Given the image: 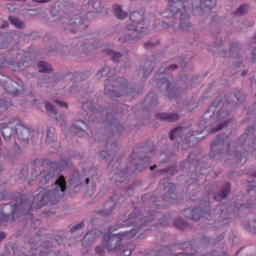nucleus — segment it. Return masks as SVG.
Here are the masks:
<instances>
[{
	"label": "nucleus",
	"mask_w": 256,
	"mask_h": 256,
	"mask_svg": "<svg viewBox=\"0 0 256 256\" xmlns=\"http://www.w3.org/2000/svg\"><path fill=\"white\" fill-rule=\"evenodd\" d=\"M53 189L51 191L40 187L37 190V195L34 198V201L40 200V204L38 206L39 209L41 207H45V205H49V203H54V201H59L63 194L67 189V182L65 181V176H60L54 183Z\"/></svg>",
	"instance_id": "nucleus-1"
},
{
	"label": "nucleus",
	"mask_w": 256,
	"mask_h": 256,
	"mask_svg": "<svg viewBox=\"0 0 256 256\" xmlns=\"http://www.w3.org/2000/svg\"><path fill=\"white\" fill-rule=\"evenodd\" d=\"M1 133L5 141L11 139V135H13V133H16L19 141L27 144L29 143V135H31V130L25 127L21 120H19L18 118H13L8 124H2Z\"/></svg>",
	"instance_id": "nucleus-2"
},
{
	"label": "nucleus",
	"mask_w": 256,
	"mask_h": 256,
	"mask_svg": "<svg viewBox=\"0 0 256 256\" xmlns=\"http://www.w3.org/2000/svg\"><path fill=\"white\" fill-rule=\"evenodd\" d=\"M117 229H119V226L116 228L110 227L109 232L103 237L102 243L110 253H113V251H117L121 248V241H123V239H133V237L137 235V230L135 229L119 234H112L113 231H117Z\"/></svg>",
	"instance_id": "nucleus-3"
},
{
	"label": "nucleus",
	"mask_w": 256,
	"mask_h": 256,
	"mask_svg": "<svg viewBox=\"0 0 256 256\" xmlns=\"http://www.w3.org/2000/svg\"><path fill=\"white\" fill-rule=\"evenodd\" d=\"M143 12H133L130 14V20L132 24L127 26L128 31H132V34H128L125 39L119 38L122 43L125 41H136V39H141L143 37V24L145 19L143 18Z\"/></svg>",
	"instance_id": "nucleus-4"
},
{
	"label": "nucleus",
	"mask_w": 256,
	"mask_h": 256,
	"mask_svg": "<svg viewBox=\"0 0 256 256\" xmlns=\"http://www.w3.org/2000/svg\"><path fill=\"white\" fill-rule=\"evenodd\" d=\"M169 1V9L167 11H169V13H171V15H168L167 17H175V15H177V13H181V18H180V29L183 31V29H185V27H189V22H185V20L189 19V15H187L185 12V4L183 2V0H168ZM181 9H183V11H181Z\"/></svg>",
	"instance_id": "nucleus-5"
},
{
	"label": "nucleus",
	"mask_w": 256,
	"mask_h": 256,
	"mask_svg": "<svg viewBox=\"0 0 256 256\" xmlns=\"http://www.w3.org/2000/svg\"><path fill=\"white\" fill-rule=\"evenodd\" d=\"M18 199L21 200V203L20 204H11V207H12L11 215L3 214L0 219V223H7V222L11 221V217H14L15 211H17V210L20 211V209H23V207H28L29 211H31V207H33V205L27 204V201L23 200V196L18 197Z\"/></svg>",
	"instance_id": "nucleus-6"
},
{
	"label": "nucleus",
	"mask_w": 256,
	"mask_h": 256,
	"mask_svg": "<svg viewBox=\"0 0 256 256\" xmlns=\"http://www.w3.org/2000/svg\"><path fill=\"white\" fill-rule=\"evenodd\" d=\"M160 185H162L166 194L163 196V201H168V203H173L175 199V184L170 183L168 180H163Z\"/></svg>",
	"instance_id": "nucleus-7"
},
{
	"label": "nucleus",
	"mask_w": 256,
	"mask_h": 256,
	"mask_svg": "<svg viewBox=\"0 0 256 256\" xmlns=\"http://www.w3.org/2000/svg\"><path fill=\"white\" fill-rule=\"evenodd\" d=\"M125 223H126L125 225H128V226L137 225V224L147 225L148 221L145 220V218H143L141 214H139L138 212L137 214H131Z\"/></svg>",
	"instance_id": "nucleus-8"
},
{
	"label": "nucleus",
	"mask_w": 256,
	"mask_h": 256,
	"mask_svg": "<svg viewBox=\"0 0 256 256\" xmlns=\"http://www.w3.org/2000/svg\"><path fill=\"white\" fill-rule=\"evenodd\" d=\"M156 119H159V121H167L168 123H173L175 121H179V114L158 113L156 115Z\"/></svg>",
	"instance_id": "nucleus-9"
},
{
	"label": "nucleus",
	"mask_w": 256,
	"mask_h": 256,
	"mask_svg": "<svg viewBox=\"0 0 256 256\" xmlns=\"http://www.w3.org/2000/svg\"><path fill=\"white\" fill-rule=\"evenodd\" d=\"M89 127L87 126V124L85 123V121L83 120H78L76 121L72 128H71V132L72 133H85V129H88Z\"/></svg>",
	"instance_id": "nucleus-10"
},
{
	"label": "nucleus",
	"mask_w": 256,
	"mask_h": 256,
	"mask_svg": "<svg viewBox=\"0 0 256 256\" xmlns=\"http://www.w3.org/2000/svg\"><path fill=\"white\" fill-rule=\"evenodd\" d=\"M229 191H231V184L226 183L221 192L214 196V199L216 201H223V199H226V197L229 195Z\"/></svg>",
	"instance_id": "nucleus-11"
},
{
	"label": "nucleus",
	"mask_w": 256,
	"mask_h": 256,
	"mask_svg": "<svg viewBox=\"0 0 256 256\" xmlns=\"http://www.w3.org/2000/svg\"><path fill=\"white\" fill-rule=\"evenodd\" d=\"M55 175L51 170L43 171L42 173L39 174L38 179H40V183L45 185L46 183H49L51 179H53Z\"/></svg>",
	"instance_id": "nucleus-12"
},
{
	"label": "nucleus",
	"mask_w": 256,
	"mask_h": 256,
	"mask_svg": "<svg viewBox=\"0 0 256 256\" xmlns=\"http://www.w3.org/2000/svg\"><path fill=\"white\" fill-rule=\"evenodd\" d=\"M105 207H110L109 210H100L98 213L102 215V217H107V215H111L113 209H115V202L113 201V197L105 204Z\"/></svg>",
	"instance_id": "nucleus-13"
},
{
	"label": "nucleus",
	"mask_w": 256,
	"mask_h": 256,
	"mask_svg": "<svg viewBox=\"0 0 256 256\" xmlns=\"http://www.w3.org/2000/svg\"><path fill=\"white\" fill-rule=\"evenodd\" d=\"M113 9L117 19H125L127 17V12H124L121 6L116 4L113 6Z\"/></svg>",
	"instance_id": "nucleus-14"
},
{
	"label": "nucleus",
	"mask_w": 256,
	"mask_h": 256,
	"mask_svg": "<svg viewBox=\"0 0 256 256\" xmlns=\"http://www.w3.org/2000/svg\"><path fill=\"white\" fill-rule=\"evenodd\" d=\"M175 137H179V139H181V137H183V127H177V128H174L173 130H171V132L169 134V138L171 139V141H173V139H175Z\"/></svg>",
	"instance_id": "nucleus-15"
},
{
	"label": "nucleus",
	"mask_w": 256,
	"mask_h": 256,
	"mask_svg": "<svg viewBox=\"0 0 256 256\" xmlns=\"http://www.w3.org/2000/svg\"><path fill=\"white\" fill-rule=\"evenodd\" d=\"M196 135H199V132H190L185 137V143L188 145V147H191V141H197Z\"/></svg>",
	"instance_id": "nucleus-16"
},
{
	"label": "nucleus",
	"mask_w": 256,
	"mask_h": 256,
	"mask_svg": "<svg viewBox=\"0 0 256 256\" xmlns=\"http://www.w3.org/2000/svg\"><path fill=\"white\" fill-rule=\"evenodd\" d=\"M9 21H10V23H11L12 25H14V27H16L17 29H23V27H25V24H24L21 20L15 18V17H13V16H10V17H9Z\"/></svg>",
	"instance_id": "nucleus-17"
},
{
	"label": "nucleus",
	"mask_w": 256,
	"mask_h": 256,
	"mask_svg": "<svg viewBox=\"0 0 256 256\" xmlns=\"http://www.w3.org/2000/svg\"><path fill=\"white\" fill-rule=\"evenodd\" d=\"M173 225L176 227V229H180L181 231L187 229V223H185V221H183L181 218L175 219Z\"/></svg>",
	"instance_id": "nucleus-18"
},
{
	"label": "nucleus",
	"mask_w": 256,
	"mask_h": 256,
	"mask_svg": "<svg viewBox=\"0 0 256 256\" xmlns=\"http://www.w3.org/2000/svg\"><path fill=\"white\" fill-rule=\"evenodd\" d=\"M38 67L40 73H49V71H51V65L47 62H39Z\"/></svg>",
	"instance_id": "nucleus-19"
},
{
	"label": "nucleus",
	"mask_w": 256,
	"mask_h": 256,
	"mask_svg": "<svg viewBox=\"0 0 256 256\" xmlns=\"http://www.w3.org/2000/svg\"><path fill=\"white\" fill-rule=\"evenodd\" d=\"M104 91H105V95H108V97H110L111 99H115V97H121V95H123V94H119L115 90H110L107 86H105Z\"/></svg>",
	"instance_id": "nucleus-20"
},
{
	"label": "nucleus",
	"mask_w": 256,
	"mask_h": 256,
	"mask_svg": "<svg viewBox=\"0 0 256 256\" xmlns=\"http://www.w3.org/2000/svg\"><path fill=\"white\" fill-rule=\"evenodd\" d=\"M223 135H218L216 140H214L212 142V145H211V153H213V151H215V148L216 147H219V145H221V143H223Z\"/></svg>",
	"instance_id": "nucleus-21"
},
{
	"label": "nucleus",
	"mask_w": 256,
	"mask_h": 256,
	"mask_svg": "<svg viewBox=\"0 0 256 256\" xmlns=\"http://www.w3.org/2000/svg\"><path fill=\"white\" fill-rule=\"evenodd\" d=\"M45 109L49 114V117H55V115H57V111L55 110V108H53V105L51 103H46Z\"/></svg>",
	"instance_id": "nucleus-22"
},
{
	"label": "nucleus",
	"mask_w": 256,
	"mask_h": 256,
	"mask_svg": "<svg viewBox=\"0 0 256 256\" xmlns=\"http://www.w3.org/2000/svg\"><path fill=\"white\" fill-rule=\"evenodd\" d=\"M97 238V231H91L88 232L85 237H84V241H89V243H91V241H95V239Z\"/></svg>",
	"instance_id": "nucleus-23"
},
{
	"label": "nucleus",
	"mask_w": 256,
	"mask_h": 256,
	"mask_svg": "<svg viewBox=\"0 0 256 256\" xmlns=\"http://www.w3.org/2000/svg\"><path fill=\"white\" fill-rule=\"evenodd\" d=\"M229 215L227 211H223L220 213L221 225H229Z\"/></svg>",
	"instance_id": "nucleus-24"
},
{
	"label": "nucleus",
	"mask_w": 256,
	"mask_h": 256,
	"mask_svg": "<svg viewBox=\"0 0 256 256\" xmlns=\"http://www.w3.org/2000/svg\"><path fill=\"white\" fill-rule=\"evenodd\" d=\"M108 55L112 56V61L113 63H119V59L122 57L121 53L119 52H113V51H108Z\"/></svg>",
	"instance_id": "nucleus-25"
},
{
	"label": "nucleus",
	"mask_w": 256,
	"mask_h": 256,
	"mask_svg": "<svg viewBox=\"0 0 256 256\" xmlns=\"http://www.w3.org/2000/svg\"><path fill=\"white\" fill-rule=\"evenodd\" d=\"M55 135V129L54 128H48L47 130V138L46 143H50V141H53V137Z\"/></svg>",
	"instance_id": "nucleus-26"
},
{
	"label": "nucleus",
	"mask_w": 256,
	"mask_h": 256,
	"mask_svg": "<svg viewBox=\"0 0 256 256\" xmlns=\"http://www.w3.org/2000/svg\"><path fill=\"white\" fill-rule=\"evenodd\" d=\"M248 6L247 5H242L240 6L237 11L234 12V15H245L247 12Z\"/></svg>",
	"instance_id": "nucleus-27"
},
{
	"label": "nucleus",
	"mask_w": 256,
	"mask_h": 256,
	"mask_svg": "<svg viewBox=\"0 0 256 256\" xmlns=\"http://www.w3.org/2000/svg\"><path fill=\"white\" fill-rule=\"evenodd\" d=\"M133 249H135V245L129 244L128 248L123 249V255L124 256H131V253H132Z\"/></svg>",
	"instance_id": "nucleus-28"
},
{
	"label": "nucleus",
	"mask_w": 256,
	"mask_h": 256,
	"mask_svg": "<svg viewBox=\"0 0 256 256\" xmlns=\"http://www.w3.org/2000/svg\"><path fill=\"white\" fill-rule=\"evenodd\" d=\"M251 207H253V204H240V205H236V209H238V211H241L243 209H251Z\"/></svg>",
	"instance_id": "nucleus-29"
},
{
	"label": "nucleus",
	"mask_w": 256,
	"mask_h": 256,
	"mask_svg": "<svg viewBox=\"0 0 256 256\" xmlns=\"http://www.w3.org/2000/svg\"><path fill=\"white\" fill-rule=\"evenodd\" d=\"M95 251L97 255L105 256V248H103V246H97Z\"/></svg>",
	"instance_id": "nucleus-30"
},
{
	"label": "nucleus",
	"mask_w": 256,
	"mask_h": 256,
	"mask_svg": "<svg viewBox=\"0 0 256 256\" xmlns=\"http://www.w3.org/2000/svg\"><path fill=\"white\" fill-rule=\"evenodd\" d=\"M83 225H84L83 222L75 225L74 227L71 228V230H70L71 233H75V231H79V229H83Z\"/></svg>",
	"instance_id": "nucleus-31"
},
{
	"label": "nucleus",
	"mask_w": 256,
	"mask_h": 256,
	"mask_svg": "<svg viewBox=\"0 0 256 256\" xmlns=\"http://www.w3.org/2000/svg\"><path fill=\"white\" fill-rule=\"evenodd\" d=\"M164 73H165V68H163L162 70L160 69L159 72L156 74V79L157 80L161 79V81H163L165 77H161V75H164Z\"/></svg>",
	"instance_id": "nucleus-32"
},
{
	"label": "nucleus",
	"mask_w": 256,
	"mask_h": 256,
	"mask_svg": "<svg viewBox=\"0 0 256 256\" xmlns=\"http://www.w3.org/2000/svg\"><path fill=\"white\" fill-rule=\"evenodd\" d=\"M61 165L59 167V169H63L64 167H67V165H69V160L68 159H62L61 160Z\"/></svg>",
	"instance_id": "nucleus-33"
},
{
	"label": "nucleus",
	"mask_w": 256,
	"mask_h": 256,
	"mask_svg": "<svg viewBox=\"0 0 256 256\" xmlns=\"http://www.w3.org/2000/svg\"><path fill=\"white\" fill-rule=\"evenodd\" d=\"M238 51H239V47H237V45H232L231 47H230V53H238Z\"/></svg>",
	"instance_id": "nucleus-34"
},
{
	"label": "nucleus",
	"mask_w": 256,
	"mask_h": 256,
	"mask_svg": "<svg viewBox=\"0 0 256 256\" xmlns=\"http://www.w3.org/2000/svg\"><path fill=\"white\" fill-rule=\"evenodd\" d=\"M5 199H7V192L3 191L0 194V201H4Z\"/></svg>",
	"instance_id": "nucleus-35"
},
{
	"label": "nucleus",
	"mask_w": 256,
	"mask_h": 256,
	"mask_svg": "<svg viewBox=\"0 0 256 256\" xmlns=\"http://www.w3.org/2000/svg\"><path fill=\"white\" fill-rule=\"evenodd\" d=\"M236 157H238V159H244V161H247V155L244 153V154H236Z\"/></svg>",
	"instance_id": "nucleus-36"
},
{
	"label": "nucleus",
	"mask_w": 256,
	"mask_h": 256,
	"mask_svg": "<svg viewBox=\"0 0 256 256\" xmlns=\"http://www.w3.org/2000/svg\"><path fill=\"white\" fill-rule=\"evenodd\" d=\"M224 127V125H219L218 127H217V129H212L210 132L211 133H217V131H221V129Z\"/></svg>",
	"instance_id": "nucleus-37"
},
{
	"label": "nucleus",
	"mask_w": 256,
	"mask_h": 256,
	"mask_svg": "<svg viewBox=\"0 0 256 256\" xmlns=\"http://www.w3.org/2000/svg\"><path fill=\"white\" fill-rule=\"evenodd\" d=\"M57 105H60V107H66L67 108V103L61 102V101H56Z\"/></svg>",
	"instance_id": "nucleus-38"
},
{
	"label": "nucleus",
	"mask_w": 256,
	"mask_h": 256,
	"mask_svg": "<svg viewBox=\"0 0 256 256\" xmlns=\"http://www.w3.org/2000/svg\"><path fill=\"white\" fill-rule=\"evenodd\" d=\"M7 237V234L5 232H0V241H3Z\"/></svg>",
	"instance_id": "nucleus-39"
},
{
	"label": "nucleus",
	"mask_w": 256,
	"mask_h": 256,
	"mask_svg": "<svg viewBox=\"0 0 256 256\" xmlns=\"http://www.w3.org/2000/svg\"><path fill=\"white\" fill-rule=\"evenodd\" d=\"M100 155L102 159H107V151H102Z\"/></svg>",
	"instance_id": "nucleus-40"
},
{
	"label": "nucleus",
	"mask_w": 256,
	"mask_h": 256,
	"mask_svg": "<svg viewBox=\"0 0 256 256\" xmlns=\"http://www.w3.org/2000/svg\"><path fill=\"white\" fill-rule=\"evenodd\" d=\"M36 3H49L51 0H34Z\"/></svg>",
	"instance_id": "nucleus-41"
},
{
	"label": "nucleus",
	"mask_w": 256,
	"mask_h": 256,
	"mask_svg": "<svg viewBox=\"0 0 256 256\" xmlns=\"http://www.w3.org/2000/svg\"><path fill=\"white\" fill-rule=\"evenodd\" d=\"M167 69H168V70H169V69H172L173 71H175V69H177V65L172 64V65H170Z\"/></svg>",
	"instance_id": "nucleus-42"
},
{
	"label": "nucleus",
	"mask_w": 256,
	"mask_h": 256,
	"mask_svg": "<svg viewBox=\"0 0 256 256\" xmlns=\"http://www.w3.org/2000/svg\"><path fill=\"white\" fill-rule=\"evenodd\" d=\"M5 27H9V22L5 21L2 26L1 29H5Z\"/></svg>",
	"instance_id": "nucleus-43"
},
{
	"label": "nucleus",
	"mask_w": 256,
	"mask_h": 256,
	"mask_svg": "<svg viewBox=\"0 0 256 256\" xmlns=\"http://www.w3.org/2000/svg\"><path fill=\"white\" fill-rule=\"evenodd\" d=\"M153 45V43H151V42H146L145 44H144V47L146 48V49H148V47H151Z\"/></svg>",
	"instance_id": "nucleus-44"
},
{
	"label": "nucleus",
	"mask_w": 256,
	"mask_h": 256,
	"mask_svg": "<svg viewBox=\"0 0 256 256\" xmlns=\"http://www.w3.org/2000/svg\"><path fill=\"white\" fill-rule=\"evenodd\" d=\"M142 163L149 164V163H151V160L149 158H144V159H142Z\"/></svg>",
	"instance_id": "nucleus-45"
},
{
	"label": "nucleus",
	"mask_w": 256,
	"mask_h": 256,
	"mask_svg": "<svg viewBox=\"0 0 256 256\" xmlns=\"http://www.w3.org/2000/svg\"><path fill=\"white\" fill-rule=\"evenodd\" d=\"M125 85H126L125 81H122V82L120 83V87H125Z\"/></svg>",
	"instance_id": "nucleus-46"
},
{
	"label": "nucleus",
	"mask_w": 256,
	"mask_h": 256,
	"mask_svg": "<svg viewBox=\"0 0 256 256\" xmlns=\"http://www.w3.org/2000/svg\"><path fill=\"white\" fill-rule=\"evenodd\" d=\"M153 169H157V165L151 166L150 171H153Z\"/></svg>",
	"instance_id": "nucleus-47"
},
{
	"label": "nucleus",
	"mask_w": 256,
	"mask_h": 256,
	"mask_svg": "<svg viewBox=\"0 0 256 256\" xmlns=\"http://www.w3.org/2000/svg\"><path fill=\"white\" fill-rule=\"evenodd\" d=\"M217 105H219V104H217V102H214L211 104V107H217Z\"/></svg>",
	"instance_id": "nucleus-48"
},
{
	"label": "nucleus",
	"mask_w": 256,
	"mask_h": 256,
	"mask_svg": "<svg viewBox=\"0 0 256 256\" xmlns=\"http://www.w3.org/2000/svg\"><path fill=\"white\" fill-rule=\"evenodd\" d=\"M87 107H89V105L87 103L83 104V109H87Z\"/></svg>",
	"instance_id": "nucleus-49"
},
{
	"label": "nucleus",
	"mask_w": 256,
	"mask_h": 256,
	"mask_svg": "<svg viewBox=\"0 0 256 256\" xmlns=\"http://www.w3.org/2000/svg\"><path fill=\"white\" fill-rule=\"evenodd\" d=\"M190 219H192V221H197V218H195L194 215H192V216L190 217Z\"/></svg>",
	"instance_id": "nucleus-50"
},
{
	"label": "nucleus",
	"mask_w": 256,
	"mask_h": 256,
	"mask_svg": "<svg viewBox=\"0 0 256 256\" xmlns=\"http://www.w3.org/2000/svg\"><path fill=\"white\" fill-rule=\"evenodd\" d=\"M245 75H247V71L244 70V71L242 72V77H245Z\"/></svg>",
	"instance_id": "nucleus-51"
},
{
	"label": "nucleus",
	"mask_w": 256,
	"mask_h": 256,
	"mask_svg": "<svg viewBox=\"0 0 256 256\" xmlns=\"http://www.w3.org/2000/svg\"><path fill=\"white\" fill-rule=\"evenodd\" d=\"M18 94L19 92H12V95H14V97H17Z\"/></svg>",
	"instance_id": "nucleus-52"
},
{
	"label": "nucleus",
	"mask_w": 256,
	"mask_h": 256,
	"mask_svg": "<svg viewBox=\"0 0 256 256\" xmlns=\"http://www.w3.org/2000/svg\"><path fill=\"white\" fill-rule=\"evenodd\" d=\"M86 185H89V178L85 180Z\"/></svg>",
	"instance_id": "nucleus-53"
},
{
	"label": "nucleus",
	"mask_w": 256,
	"mask_h": 256,
	"mask_svg": "<svg viewBox=\"0 0 256 256\" xmlns=\"http://www.w3.org/2000/svg\"><path fill=\"white\" fill-rule=\"evenodd\" d=\"M108 68H103V71H107ZM103 71H101V75H103Z\"/></svg>",
	"instance_id": "nucleus-54"
},
{
	"label": "nucleus",
	"mask_w": 256,
	"mask_h": 256,
	"mask_svg": "<svg viewBox=\"0 0 256 256\" xmlns=\"http://www.w3.org/2000/svg\"><path fill=\"white\" fill-rule=\"evenodd\" d=\"M21 213H22L23 215H27V212H25V211H23V210H21Z\"/></svg>",
	"instance_id": "nucleus-55"
},
{
	"label": "nucleus",
	"mask_w": 256,
	"mask_h": 256,
	"mask_svg": "<svg viewBox=\"0 0 256 256\" xmlns=\"http://www.w3.org/2000/svg\"><path fill=\"white\" fill-rule=\"evenodd\" d=\"M252 59H255V52L252 53Z\"/></svg>",
	"instance_id": "nucleus-56"
},
{
	"label": "nucleus",
	"mask_w": 256,
	"mask_h": 256,
	"mask_svg": "<svg viewBox=\"0 0 256 256\" xmlns=\"http://www.w3.org/2000/svg\"><path fill=\"white\" fill-rule=\"evenodd\" d=\"M44 247H49V244H47V242L46 243H44Z\"/></svg>",
	"instance_id": "nucleus-57"
},
{
	"label": "nucleus",
	"mask_w": 256,
	"mask_h": 256,
	"mask_svg": "<svg viewBox=\"0 0 256 256\" xmlns=\"http://www.w3.org/2000/svg\"><path fill=\"white\" fill-rule=\"evenodd\" d=\"M197 211V208L192 209V213H195Z\"/></svg>",
	"instance_id": "nucleus-58"
},
{
	"label": "nucleus",
	"mask_w": 256,
	"mask_h": 256,
	"mask_svg": "<svg viewBox=\"0 0 256 256\" xmlns=\"http://www.w3.org/2000/svg\"><path fill=\"white\" fill-rule=\"evenodd\" d=\"M36 165H39V160H35L34 162Z\"/></svg>",
	"instance_id": "nucleus-59"
},
{
	"label": "nucleus",
	"mask_w": 256,
	"mask_h": 256,
	"mask_svg": "<svg viewBox=\"0 0 256 256\" xmlns=\"http://www.w3.org/2000/svg\"><path fill=\"white\" fill-rule=\"evenodd\" d=\"M11 7H13V5H8V9L11 11Z\"/></svg>",
	"instance_id": "nucleus-60"
},
{
	"label": "nucleus",
	"mask_w": 256,
	"mask_h": 256,
	"mask_svg": "<svg viewBox=\"0 0 256 256\" xmlns=\"http://www.w3.org/2000/svg\"><path fill=\"white\" fill-rule=\"evenodd\" d=\"M224 236H219V241H221V239H223Z\"/></svg>",
	"instance_id": "nucleus-61"
},
{
	"label": "nucleus",
	"mask_w": 256,
	"mask_h": 256,
	"mask_svg": "<svg viewBox=\"0 0 256 256\" xmlns=\"http://www.w3.org/2000/svg\"><path fill=\"white\" fill-rule=\"evenodd\" d=\"M144 77H147V72H144Z\"/></svg>",
	"instance_id": "nucleus-62"
},
{
	"label": "nucleus",
	"mask_w": 256,
	"mask_h": 256,
	"mask_svg": "<svg viewBox=\"0 0 256 256\" xmlns=\"http://www.w3.org/2000/svg\"><path fill=\"white\" fill-rule=\"evenodd\" d=\"M149 215H150V217H153V215H155V214L150 213Z\"/></svg>",
	"instance_id": "nucleus-63"
},
{
	"label": "nucleus",
	"mask_w": 256,
	"mask_h": 256,
	"mask_svg": "<svg viewBox=\"0 0 256 256\" xmlns=\"http://www.w3.org/2000/svg\"><path fill=\"white\" fill-rule=\"evenodd\" d=\"M152 95H153V94H152V93H150V94L148 95V97H152Z\"/></svg>",
	"instance_id": "nucleus-64"
}]
</instances>
